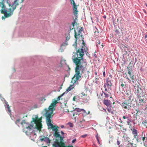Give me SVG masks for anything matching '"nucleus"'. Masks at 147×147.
I'll list each match as a JSON object with an SVG mask.
<instances>
[{"instance_id": "f257e3e1", "label": "nucleus", "mask_w": 147, "mask_h": 147, "mask_svg": "<svg viewBox=\"0 0 147 147\" xmlns=\"http://www.w3.org/2000/svg\"><path fill=\"white\" fill-rule=\"evenodd\" d=\"M78 55L72 56V60L73 62L77 64L75 70L76 74L74 75L73 80H74V83H76L81 78L80 74H82L85 70L86 68L87 63L86 59L82 58V59H78Z\"/></svg>"}, {"instance_id": "f03ea898", "label": "nucleus", "mask_w": 147, "mask_h": 147, "mask_svg": "<svg viewBox=\"0 0 147 147\" xmlns=\"http://www.w3.org/2000/svg\"><path fill=\"white\" fill-rule=\"evenodd\" d=\"M73 46H74L75 47V49L76 51V52L75 53H74V55L73 56H74L75 55H78V59L81 58L82 59V58H84L83 56L84 55V53L85 52V51H86L85 49L84 50L82 48L80 50V49H78L77 48V42L75 41L73 45Z\"/></svg>"}, {"instance_id": "7ed1b4c3", "label": "nucleus", "mask_w": 147, "mask_h": 147, "mask_svg": "<svg viewBox=\"0 0 147 147\" xmlns=\"http://www.w3.org/2000/svg\"><path fill=\"white\" fill-rule=\"evenodd\" d=\"M110 99H104L103 101V104L107 107V110L109 113H111L112 114H114L113 110L111 109L112 107V102L111 101H113V98L111 96L109 98Z\"/></svg>"}, {"instance_id": "20e7f679", "label": "nucleus", "mask_w": 147, "mask_h": 147, "mask_svg": "<svg viewBox=\"0 0 147 147\" xmlns=\"http://www.w3.org/2000/svg\"><path fill=\"white\" fill-rule=\"evenodd\" d=\"M4 7H3L2 6H0L1 8V13H4V14L5 16V18H7L8 17L10 16L13 14V11L16 9V5H15L13 7V9L12 10L11 12L9 13L8 14L7 13V11L6 8V6L5 4H4Z\"/></svg>"}, {"instance_id": "39448f33", "label": "nucleus", "mask_w": 147, "mask_h": 147, "mask_svg": "<svg viewBox=\"0 0 147 147\" xmlns=\"http://www.w3.org/2000/svg\"><path fill=\"white\" fill-rule=\"evenodd\" d=\"M84 30V28L83 27H81L79 28L78 32V34L76 32L75 33V37L76 38V41L77 42V40L79 39H82V32Z\"/></svg>"}, {"instance_id": "423d86ee", "label": "nucleus", "mask_w": 147, "mask_h": 147, "mask_svg": "<svg viewBox=\"0 0 147 147\" xmlns=\"http://www.w3.org/2000/svg\"><path fill=\"white\" fill-rule=\"evenodd\" d=\"M137 90L136 92H135L136 94L137 95V97L138 98L140 97H144V94L143 90L141 89V87L138 86H137Z\"/></svg>"}, {"instance_id": "0eeeda50", "label": "nucleus", "mask_w": 147, "mask_h": 147, "mask_svg": "<svg viewBox=\"0 0 147 147\" xmlns=\"http://www.w3.org/2000/svg\"><path fill=\"white\" fill-rule=\"evenodd\" d=\"M65 94L64 92L60 96H59L58 97L57 100H55L53 101V102L51 104V105L49 107V110L53 111V108L54 107V106L56 105L57 103H58L57 101L59 100H60V98L62 96H63Z\"/></svg>"}, {"instance_id": "6e6552de", "label": "nucleus", "mask_w": 147, "mask_h": 147, "mask_svg": "<svg viewBox=\"0 0 147 147\" xmlns=\"http://www.w3.org/2000/svg\"><path fill=\"white\" fill-rule=\"evenodd\" d=\"M39 139L41 142L44 141L47 144L51 143V141L49 138L48 137H45L44 136L42 135L40 136Z\"/></svg>"}, {"instance_id": "1a4fd4ad", "label": "nucleus", "mask_w": 147, "mask_h": 147, "mask_svg": "<svg viewBox=\"0 0 147 147\" xmlns=\"http://www.w3.org/2000/svg\"><path fill=\"white\" fill-rule=\"evenodd\" d=\"M112 80L111 79L109 78V77L107 78L106 79V82L104 84L107 86L109 89H110L111 90V87L112 85L111 82Z\"/></svg>"}, {"instance_id": "9d476101", "label": "nucleus", "mask_w": 147, "mask_h": 147, "mask_svg": "<svg viewBox=\"0 0 147 147\" xmlns=\"http://www.w3.org/2000/svg\"><path fill=\"white\" fill-rule=\"evenodd\" d=\"M116 102L119 104L123 108L125 109L129 108V103H127L124 101V102H121L118 100H116Z\"/></svg>"}, {"instance_id": "9b49d317", "label": "nucleus", "mask_w": 147, "mask_h": 147, "mask_svg": "<svg viewBox=\"0 0 147 147\" xmlns=\"http://www.w3.org/2000/svg\"><path fill=\"white\" fill-rule=\"evenodd\" d=\"M20 124L23 126V127H24V125L26 124L28 125L26 126V128L28 129V130L30 131L33 128V126L31 124H30L29 123H26L24 120H23L21 122Z\"/></svg>"}, {"instance_id": "f8f14e48", "label": "nucleus", "mask_w": 147, "mask_h": 147, "mask_svg": "<svg viewBox=\"0 0 147 147\" xmlns=\"http://www.w3.org/2000/svg\"><path fill=\"white\" fill-rule=\"evenodd\" d=\"M30 130H30V131L28 130L29 133H30V138L31 140L34 141L36 137V134L35 132L33 131L31 132Z\"/></svg>"}, {"instance_id": "ddd939ff", "label": "nucleus", "mask_w": 147, "mask_h": 147, "mask_svg": "<svg viewBox=\"0 0 147 147\" xmlns=\"http://www.w3.org/2000/svg\"><path fill=\"white\" fill-rule=\"evenodd\" d=\"M139 103L140 105L144 106L146 102V100L144 99V97L138 98Z\"/></svg>"}, {"instance_id": "4468645a", "label": "nucleus", "mask_w": 147, "mask_h": 147, "mask_svg": "<svg viewBox=\"0 0 147 147\" xmlns=\"http://www.w3.org/2000/svg\"><path fill=\"white\" fill-rule=\"evenodd\" d=\"M53 136L55 137L59 138V140L61 141L63 140L64 138L63 136H62L60 135L59 132L58 131H55L53 134Z\"/></svg>"}, {"instance_id": "2eb2a0df", "label": "nucleus", "mask_w": 147, "mask_h": 147, "mask_svg": "<svg viewBox=\"0 0 147 147\" xmlns=\"http://www.w3.org/2000/svg\"><path fill=\"white\" fill-rule=\"evenodd\" d=\"M131 130L132 131V134L134 135V138H136L138 136V131L134 127L132 129H131Z\"/></svg>"}, {"instance_id": "dca6fc26", "label": "nucleus", "mask_w": 147, "mask_h": 147, "mask_svg": "<svg viewBox=\"0 0 147 147\" xmlns=\"http://www.w3.org/2000/svg\"><path fill=\"white\" fill-rule=\"evenodd\" d=\"M51 113L49 112H47L45 114L46 117V120L47 122H51L50 118L51 117Z\"/></svg>"}, {"instance_id": "f3484780", "label": "nucleus", "mask_w": 147, "mask_h": 147, "mask_svg": "<svg viewBox=\"0 0 147 147\" xmlns=\"http://www.w3.org/2000/svg\"><path fill=\"white\" fill-rule=\"evenodd\" d=\"M70 36H69V34L68 33V35L66 37V39L65 41L63 42L61 45V46H65L67 45V42L70 38Z\"/></svg>"}, {"instance_id": "a211bd4d", "label": "nucleus", "mask_w": 147, "mask_h": 147, "mask_svg": "<svg viewBox=\"0 0 147 147\" xmlns=\"http://www.w3.org/2000/svg\"><path fill=\"white\" fill-rule=\"evenodd\" d=\"M141 138H140V139H142L143 143L144 144V145L145 146V143L147 141V137H145V135L143 133H142V134L141 135Z\"/></svg>"}, {"instance_id": "6ab92c4d", "label": "nucleus", "mask_w": 147, "mask_h": 147, "mask_svg": "<svg viewBox=\"0 0 147 147\" xmlns=\"http://www.w3.org/2000/svg\"><path fill=\"white\" fill-rule=\"evenodd\" d=\"M63 61V63H64V64H65V65H66L67 67L68 68V70L69 71L70 70V68L69 67V66L68 65H67L66 63V61L65 60H63V61L61 60L60 61V65L59 66L61 67H63V63H62V62Z\"/></svg>"}, {"instance_id": "aec40b11", "label": "nucleus", "mask_w": 147, "mask_h": 147, "mask_svg": "<svg viewBox=\"0 0 147 147\" xmlns=\"http://www.w3.org/2000/svg\"><path fill=\"white\" fill-rule=\"evenodd\" d=\"M131 117V115L130 114H127L125 113H124V115L123 116V119H127V121Z\"/></svg>"}, {"instance_id": "412c9836", "label": "nucleus", "mask_w": 147, "mask_h": 147, "mask_svg": "<svg viewBox=\"0 0 147 147\" xmlns=\"http://www.w3.org/2000/svg\"><path fill=\"white\" fill-rule=\"evenodd\" d=\"M74 112L75 111L77 112H82L84 113H86V111L83 109H80L79 108H76L74 110Z\"/></svg>"}, {"instance_id": "4be33fe9", "label": "nucleus", "mask_w": 147, "mask_h": 147, "mask_svg": "<svg viewBox=\"0 0 147 147\" xmlns=\"http://www.w3.org/2000/svg\"><path fill=\"white\" fill-rule=\"evenodd\" d=\"M74 86L73 85H70L66 89V91L64 92V93H67L69 91L72 89L74 88Z\"/></svg>"}, {"instance_id": "5701e85b", "label": "nucleus", "mask_w": 147, "mask_h": 147, "mask_svg": "<svg viewBox=\"0 0 147 147\" xmlns=\"http://www.w3.org/2000/svg\"><path fill=\"white\" fill-rule=\"evenodd\" d=\"M53 145L55 147H61L59 142L58 141H54Z\"/></svg>"}, {"instance_id": "b1692460", "label": "nucleus", "mask_w": 147, "mask_h": 147, "mask_svg": "<svg viewBox=\"0 0 147 147\" xmlns=\"http://www.w3.org/2000/svg\"><path fill=\"white\" fill-rule=\"evenodd\" d=\"M73 27H73L71 25H69L68 27H67L68 30V32L69 34L70 33L71 30L73 29Z\"/></svg>"}, {"instance_id": "393cba45", "label": "nucleus", "mask_w": 147, "mask_h": 147, "mask_svg": "<svg viewBox=\"0 0 147 147\" xmlns=\"http://www.w3.org/2000/svg\"><path fill=\"white\" fill-rule=\"evenodd\" d=\"M73 13L75 16V19H77L78 17V10H73Z\"/></svg>"}, {"instance_id": "a878e982", "label": "nucleus", "mask_w": 147, "mask_h": 147, "mask_svg": "<svg viewBox=\"0 0 147 147\" xmlns=\"http://www.w3.org/2000/svg\"><path fill=\"white\" fill-rule=\"evenodd\" d=\"M138 112H139L138 111H137V113H136L134 114L133 115V120H137V117L138 116Z\"/></svg>"}, {"instance_id": "bb28decb", "label": "nucleus", "mask_w": 147, "mask_h": 147, "mask_svg": "<svg viewBox=\"0 0 147 147\" xmlns=\"http://www.w3.org/2000/svg\"><path fill=\"white\" fill-rule=\"evenodd\" d=\"M5 104L6 105V107L5 106V107L7 108L8 111L10 113H11V110L10 109L9 105L8 102L6 101H5Z\"/></svg>"}, {"instance_id": "cd10ccee", "label": "nucleus", "mask_w": 147, "mask_h": 147, "mask_svg": "<svg viewBox=\"0 0 147 147\" xmlns=\"http://www.w3.org/2000/svg\"><path fill=\"white\" fill-rule=\"evenodd\" d=\"M132 66H131L130 67L128 66L127 67V69L128 71V74H130V73L131 72V71H132Z\"/></svg>"}, {"instance_id": "c85d7f7f", "label": "nucleus", "mask_w": 147, "mask_h": 147, "mask_svg": "<svg viewBox=\"0 0 147 147\" xmlns=\"http://www.w3.org/2000/svg\"><path fill=\"white\" fill-rule=\"evenodd\" d=\"M16 1H17L16 0H15L12 3L9 4V6L12 7H13L15 5H16L17 6V5L18 4L17 3V4H16V5H14V4H16Z\"/></svg>"}, {"instance_id": "c756f323", "label": "nucleus", "mask_w": 147, "mask_h": 147, "mask_svg": "<svg viewBox=\"0 0 147 147\" xmlns=\"http://www.w3.org/2000/svg\"><path fill=\"white\" fill-rule=\"evenodd\" d=\"M21 119H17L15 121V123L18 126H19V125L20 124Z\"/></svg>"}, {"instance_id": "7c9ffc66", "label": "nucleus", "mask_w": 147, "mask_h": 147, "mask_svg": "<svg viewBox=\"0 0 147 147\" xmlns=\"http://www.w3.org/2000/svg\"><path fill=\"white\" fill-rule=\"evenodd\" d=\"M127 147H136L135 144L134 145L131 143H129L127 145Z\"/></svg>"}, {"instance_id": "2f4dec72", "label": "nucleus", "mask_w": 147, "mask_h": 147, "mask_svg": "<svg viewBox=\"0 0 147 147\" xmlns=\"http://www.w3.org/2000/svg\"><path fill=\"white\" fill-rule=\"evenodd\" d=\"M1 1H0V6H3L4 7V4H5V0H1Z\"/></svg>"}, {"instance_id": "473e14b6", "label": "nucleus", "mask_w": 147, "mask_h": 147, "mask_svg": "<svg viewBox=\"0 0 147 147\" xmlns=\"http://www.w3.org/2000/svg\"><path fill=\"white\" fill-rule=\"evenodd\" d=\"M102 92L103 93L105 97V98H108V97L109 96L111 95V93H110V94L109 95L108 94L106 93L105 92L103 91H102Z\"/></svg>"}, {"instance_id": "72a5a7b5", "label": "nucleus", "mask_w": 147, "mask_h": 147, "mask_svg": "<svg viewBox=\"0 0 147 147\" xmlns=\"http://www.w3.org/2000/svg\"><path fill=\"white\" fill-rule=\"evenodd\" d=\"M115 32L116 34L118 35L119 36H121V34L120 32V31L117 29H116L115 30Z\"/></svg>"}, {"instance_id": "f704fd0d", "label": "nucleus", "mask_w": 147, "mask_h": 147, "mask_svg": "<svg viewBox=\"0 0 147 147\" xmlns=\"http://www.w3.org/2000/svg\"><path fill=\"white\" fill-rule=\"evenodd\" d=\"M133 121V119H131V117L127 121V123L128 125H129L130 123L132 122Z\"/></svg>"}, {"instance_id": "c9c22d12", "label": "nucleus", "mask_w": 147, "mask_h": 147, "mask_svg": "<svg viewBox=\"0 0 147 147\" xmlns=\"http://www.w3.org/2000/svg\"><path fill=\"white\" fill-rule=\"evenodd\" d=\"M59 128V127L58 126H55V127H53V128H52L53 129V131H58L57 130V129Z\"/></svg>"}, {"instance_id": "e433bc0d", "label": "nucleus", "mask_w": 147, "mask_h": 147, "mask_svg": "<svg viewBox=\"0 0 147 147\" xmlns=\"http://www.w3.org/2000/svg\"><path fill=\"white\" fill-rule=\"evenodd\" d=\"M37 127L38 129L40 130L41 129V128L42 127V125L41 124H38L37 125Z\"/></svg>"}, {"instance_id": "4c0bfd02", "label": "nucleus", "mask_w": 147, "mask_h": 147, "mask_svg": "<svg viewBox=\"0 0 147 147\" xmlns=\"http://www.w3.org/2000/svg\"><path fill=\"white\" fill-rule=\"evenodd\" d=\"M47 123H48V126H49H49H50V128L51 129L53 128V127L54 126H53V124L51 123V122H47Z\"/></svg>"}, {"instance_id": "58836bf2", "label": "nucleus", "mask_w": 147, "mask_h": 147, "mask_svg": "<svg viewBox=\"0 0 147 147\" xmlns=\"http://www.w3.org/2000/svg\"><path fill=\"white\" fill-rule=\"evenodd\" d=\"M96 138L97 139L98 144H100V143L99 140L98 134H97L96 135Z\"/></svg>"}, {"instance_id": "ea45409f", "label": "nucleus", "mask_w": 147, "mask_h": 147, "mask_svg": "<svg viewBox=\"0 0 147 147\" xmlns=\"http://www.w3.org/2000/svg\"><path fill=\"white\" fill-rule=\"evenodd\" d=\"M100 40H97L96 41V46L97 47H98V45H100Z\"/></svg>"}, {"instance_id": "a19ab883", "label": "nucleus", "mask_w": 147, "mask_h": 147, "mask_svg": "<svg viewBox=\"0 0 147 147\" xmlns=\"http://www.w3.org/2000/svg\"><path fill=\"white\" fill-rule=\"evenodd\" d=\"M98 78H96L95 79V83L96 84H99V82L98 81Z\"/></svg>"}, {"instance_id": "79ce46f5", "label": "nucleus", "mask_w": 147, "mask_h": 147, "mask_svg": "<svg viewBox=\"0 0 147 147\" xmlns=\"http://www.w3.org/2000/svg\"><path fill=\"white\" fill-rule=\"evenodd\" d=\"M85 53H86V55L88 57H89L90 58V54H89V53H88V52L87 51H85Z\"/></svg>"}, {"instance_id": "37998d69", "label": "nucleus", "mask_w": 147, "mask_h": 147, "mask_svg": "<svg viewBox=\"0 0 147 147\" xmlns=\"http://www.w3.org/2000/svg\"><path fill=\"white\" fill-rule=\"evenodd\" d=\"M127 131V129L126 128H123V130L122 131V132L123 133V134L124 135L125 134V132Z\"/></svg>"}, {"instance_id": "c03bdc74", "label": "nucleus", "mask_w": 147, "mask_h": 147, "mask_svg": "<svg viewBox=\"0 0 147 147\" xmlns=\"http://www.w3.org/2000/svg\"><path fill=\"white\" fill-rule=\"evenodd\" d=\"M129 76L130 78L132 79L133 80L134 79V75L131 74V72L130 73V74H129Z\"/></svg>"}, {"instance_id": "a18cd8bd", "label": "nucleus", "mask_w": 147, "mask_h": 147, "mask_svg": "<svg viewBox=\"0 0 147 147\" xmlns=\"http://www.w3.org/2000/svg\"><path fill=\"white\" fill-rule=\"evenodd\" d=\"M76 19H74V21L71 24V26H73V27H74V24L76 23Z\"/></svg>"}, {"instance_id": "49530a36", "label": "nucleus", "mask_w": 147, "mask_h": 147, "mask_svg": "<svg viewBox=\"0 0 147 147\" xmlns=\"http://www.w3.org/2000/svg\"><path fill=\"white\" fill-rule=\"evenodd\" d=\"M73 10H78L77 9V5H76L75 6H74V5H73Z\"/></svg>"}, {"instance_id": "de8ad7c7", "label": "nucleus", "mask_w": 147, "mask_h": 147, "mask_svg": "<svg viewBox=\"0 0 147 147\" xmlns=\"http://www.w3.org/2000/svg\"><path fill=\"white\" fill-rule=\"evenodd\" d=\"M133 63H134V60H131V62H130V63H129V66H130V65H131V66H133V65H132L133 64Z\"/></svg>"}, {"instance_id": "09e8293b", "label": "nucleus", "mask_w": 147, "mask_h": 147, "mask_svg": "<svg viewBox=\"0 0 147 147\" xmlns=\"http://www.w3.org/2000/svg\"><path fill=\"white\" fill-rule=\"evenodd\" d=\"M117 144L119 146V147H120V142L119 140V139H117Z\"/></svg>"}, {"instance_id": "8fccbe9b", "label": "nucleus", "mask_w": 147, "mask_h": 147, "mask_svg": "<svg viewBox=\"0 0 147 147\" xmlns=\"http://www.w3.org/2000/svg\"><path fill=\"white\" fill-rule=\"evenodd\" d=\"M68 124L69 125V127H73V124L72 123H71V122H69L68 123Z\"/></svg>"}, {"instance_id": "3c124183", "label": "nucleus", "mask_w": 147, "mask_h": 147, "mask_svg": "<svg viewBox=\"0 0 147 147\" xmlns=\"http://www.w3.org/2000/svg\"><path fill=\"white\" fill-rule=\"evenodd\" d=\"M105 66L104 67V71L105 70ZM103 76L104 77H105V71H103Z\"/></svg>"}, {"instance_id": "603ef678", "label": "nucleus", "mask_w": 147, "mask_h": 147, "mask_svg": "<svg viewBox=\"0 0 147 147\" xmlns=\"http://www.w3.org/2000/svg\"><path fill=\"white\" fill-rule=\"evenodd\" d=\"M103 86L105 88V90L106 91H107L108 90L107 89V86L104 84Z\"/></svg>"}, {"instance_id": "864d4df0", "label": "nucleus", "mask_w": 147, "mask_h": 147, "mask_svg": "<svg viewBox=\"0 0 147 147\" xmlns=\"http://www.w3.org/2000/svg\"><path fill=\"white\" fill-rule=\"evenodd\" d=\"M142 123L144 124L145 126L147 127V121H145L144 122V123L142 122Z\"/></svg>"}, {"instance_id": "5fc2aeb1", "label": "nucleus", "mask_w": 147, "mask_h": 147, "mask_svg": "<svg viewBox=\"0 0 147 147\" xmlns=\"http://www.w3.org/2000/svg\"><path fill=\"white\" fill-rule=\"evenodd\" d=\"M87 136V135L86 134H84L83 135H82L81 136V137L82 138H85L86 136Z\"/></svg>"}, {"instance_id": "6e6d98bb", "label": "nucleus", "mask_w": 147, "mask_h": 147, "mask_svg": "<svg viewBox=\"0 0 147 147\" xmlns=\"http://www.w3.org/2000/svg\"><path fill=\"white\" fill-rule=\"evenodd\" d=\"M134 61H135V62H134V64H133V67H134V65L136 63V61H137V59L136 58H135V60H134Z\"/></svg>"}, {"instance_id": "4d7b16f0", "label": "nucleus", "mask_w": 147, "mask_h": 147, "mask_svg": "<svg viewBox=\"0 0 147 147\" xmlns=\"http://www.w3.org/2000/svg\"><path fill=\"white\" fill-rule=\"evenodd\" d=\"M135 138L136 139V141H137L138 142H139V141L140 140V138H138V136H137L136 138Z\"/></svg>"}, {"instance_id": "13d9d810", "label": "nucleus", "mask_w": 147, "mask_h": 147, "mask_svg": "<svg viewBox=\"0 0 147 147\" xmlns=\"http://www.w3.org/2000/svg\"><path fill=\"white\" fill-rule=\"evenodd\" d=\"M76 138H75V139H73L72 141V143H75V142H76Z\"/></svg>"}, {"instance_id": "bf43d9fd", "label": "nucleus", "mask_w": 147, "mask_h": 147, "mask_svg": "<svg viewBox=\"0 0 147 147\" xmlns=\"http://www.w3.org/2000/svg\"><path fill=\"white\" fill-rule=\"evenodd\" d=\"M136 120H133V121H132V122L133 123L134 125H135V124H136V122H135V121Z\"/></svg>"}, {"instance_id": "052dcab7", "label": "nucleus", "mask_w": 147, "mask_h": 147, "mask_svg": "<svg viewBox=\"0 0 147 147\" xmlns=\"http://www.w3.org/2000/svg\"><path fill=\"white\" fill-rule=\"evenodd\" d=\"M119 120L120 121V122L121 123H123V121L121 120V119L120 117L119 118Z\"/></svg>"}, {"instance_id": "680f3d73", "label": "nucleus", "mask_w": 147, "mask_h": 147, "mask_svg": "<svg viewBox=\"0 0 147 147\" xmlns=\"http://www.w3.org/2000/svg\"><path fill=\"white\" fill-rule=\"evenodd\" d=\"M93 56L95 57L96 58H97V56L96 55V54L95 53L94 54Z\"/></svg>"}, {"instance_id": "e2e57ef3", "label": "nucleus", "mask_w": 147, "mask_h": 147, "mask_svg": "<svg viewBox=\"0 0 147 147\" xmlns=\"http://www.w3.org/2000/svg\"><path fill=\"white\" fill-rule=\"evenodd\" d=\"M72 5H74V6H75V5H76L74 1H73L72 2Z\"/></svg>"}, {"instance_id": "0e129e2a", "label": "nucleus", "mask_w": 147, "mask_h": 147, "mask_svg": "<svg viewBox=\"0 0 147 147\" xmlns=\"http://www.w3.org/2000/svg\"><path fill=\"white\" fill-rule=\"evenodd\" d=\"M61 134H62V136H63L64 137V133L63 132V131H61Z\"/></svg>"}, {"instance_id": "69168bd1", "label": "nucleus", "mask_w": 147, "mask_h": 147, "mask_svg": "<svg viewBox=\"0 0 147 147\" xmlns=\"http://www.w3.org/2000/svg\"><path fill=\"white\" fill-rule=\"evenodd\" d=\"M109 78L111 79L112 80V75L111 74H110L109 75Z\"/></svg>"}, {"instance_id": "338daca9", "label": "nucleus", "mask_w": 147, "mask_h": 147, "mask_svg": "<svg viewBox=\"0 0 147 147\" xmlns=\"http://www.w3.org/2000/svg\"><path fill=\"white\" fill-rule=\"evenodd\" d=\"M92 146L93 147H97V146L94 144H93L92 145Z\"/></svg>"}, {"instance_id": "774afa93", "label": "nucleus", "mask_w": 147, "mask_h": 147, "mask_svg": "<svg viewBox=\"0 0 147 147\" xmlns=\"http://www.w3.org/2000/svg\"><path fill=\"white\" fill-rule=\"evenodd\" d=\"M8 11L9 12H11L12 10V9L11 8H9L8 9Z\"/></svg>"}]
</instances>
